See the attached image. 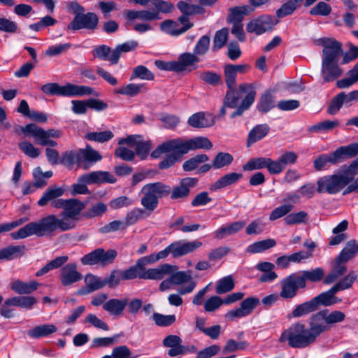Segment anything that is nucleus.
I'll list each match as a JSON object with an SVG mask.
<instances>
[{"instance_id": "f257e3e1", "label": "nucleus", "mask_w": 358, "mask_h": 358, "mask_svg": "<svg viewBox=\"0 0 358 358\" xmlns=\"http://www.w3.org/2000/svg\"><path fill=\"white\" fill-rule=\"evenodd\" d=\"M87 201H80L77 199H69L64 210L59 217L49 215L37 222H31L17 231L11 233L10 236L15 239H22L35 235L37 237L48 236L57 229L62 231L72 230L76 227L77 222L80 220L82 211L85 209Z\"/></svg>"}, {"instance_id": "f03ea898", "label": "nucleus", "mask_w": 358, "mask_h": 358, "mask_svg": "<svg viewBox=\"0 0 358 358\" xmlns=\"http://www.w3.org/2000/svg\"><path fill=\"white\" fill-rule=\"evenodd\" d=\"M224 73L227 90L223 99L219 115L220 117L225 115L227 108H229L235 109L230 115L231 118L241 117L254 103L257 94L256 91L249 83H242L236 87L237 74L229 64L225 65Z\"/></svg>"}, {"instance_id": "7ed1b4c3", "label": "nucleus", "mask_w": 358, "mask_h": 358, "mask_svg": "<svg viewBox=\"0 0 358 358\" xmlns=\"http://www.w3.org/2000/svg\"><path fill=\"white\" fill-rule=\"evenodd\" d=\"M308 327L300 322L292 324L285 330L279 340L287 342L293 348H305L315 343L321 336L320 328L316 325L312 315L308 321Z\"/></svg>"}, {"instance_id": "20e7f679", "label": "nucleus", "mask_w": 358, "mask_h": 358, "mask_svg": "<svg viewBox=\"0 0 358 358\" xmlns=\"http://www.w3.org/2000/svg\"><path fill=\"white\" fill-rule=\"evenodd\" d=\"M353 180L354 177L343 165L337 173L320 178L317 181L316 190L320 194H336Z\"/></svg>"}, {"instance_id": "39448f33", "label": "nucleus", "mask_w": 358, "mask_h": 358, "mask_svg": "<svg viewBox=\"0 0 358 358\" xmlns=\"http://www.w3.org/2000/svg\"><path fill=\"white\" fill-rule=\"evenodd\" d=\"M358 155V143H355L345 146H341L329 155L322 154L313 162L314 168L317 171H321L327 163L336 165L343 162L346 159H350Z\"/></svg>"}, {"instance_id": "423d86ee", "label": "nucleus", "mask_w": 358, "mask_h": 358, "mask_svg": "<svg viewBox=\"0 0 358 358\" xmlns=\"http://www.w3.org/2000/svg\"><path fill=\"white\" fill-rule=\"evenodd\" d=\"M143 196L141 204L150 212H152L159 203V199L167 196L171 192V187L161 182L148 183L141 190Z\"/></svg>"}, {"instance_id": "0eeeda50", "label": "nucleus", "mask_w": 358, "mask_h": 358, "mask_svg": "<svg viewBox=\"0 0 358 358\" xmlns=\"http://www.w3.org/2000/svg\"><path fill=\"white\" fill-rule=\"evenodd\" d=\"M20 131L34 137L35 143L42 146L56 147L57 143L51 138H58L62 134L61 130L56 129L45 130L35 124H28L24 127H20Z\"/></svg>"}, {"instance_id": "6e6552de", "label": "nucleus", "mask_w": 358, "mask_h": 358, "mask_svg": "<svg viewBox=\"0 0 358 358\" xmlns=\"http://www.w3.org/2000/svg\"><path fill=\"white\" fill-rule=\"evenodd\" d=\"M312 317L320 328L321 335L327 331L329 325L343 322L345 314L341 310H334L328 313V310H323L312 315Z\"/></svg>"}, {"instance_id": "1a4fd4ad", "label": "nucleus", "mask_w": 358, "mask_h": 358, "mask_svg": "<svg viewBox=\"0 0 358 358\" xmlns=\"http://www.w3.org/2000/svg\"><path fill=\"white\" fill-rule=\"evenodd\" d=\"M278 22L279 21L271 15H261L247 24L246 30L248 33H255L259 36L271 31Z\"/></svg>"}, {"instance_id": "9d476101", "label": "nucleus", "mask_w": 358, "mask_h": 358, "mask_svg": "<svg viewBox=\"0 0 358 358\" xmlns=\"http://www.w3.org/2000/svg\"><path fill=\"white\" fill-rule=\"evenodd\" d=\"M250 5H244L241 6H236L229 9L228 15V21L231 24H241L245 15H249L250 13L264 5L270 2V0H249Z\"/></svg>"}, {"instance_id": "9b49d317", "label": "nucleus", "mask_w": 358, "mask_h": 358, "mask_svg": "<svg viewBox=\"0 0 358 358\" xmlns=\"http://www.w3.org/2000/svg\"><path fill=\"white\" fill-rule=\"evenodd\" d=\"M99 23V17L94 13L89 12L75 15L73 20L68 24L69 30L77 31L82 29L94 30Z\"/></svg>"}, {"instance_id": "f8f14e48", "label": "nucleus", "mask_w": 358, "mask_h": 358, "mask_svg": "<svg viewBox=\"0 0 358 358\" xmlns=\"http://www.w3.org/2000/svg\"><path fill=\"white\" fill-rule=\"evenodd\" d=\"M280 296L285 299H292L296 296L299 289H304L303 280L299 279L297 273H292L280 282Z\"/></svg>"}, {"instance_id": "ddd939ff", "label": "nucleus", "mask_w": 358, "mask_h": 358, "mask_svg": "<svg viewBox=\"0 0 358 358\" xmlns=\"http://www.w3.org/2000/svg\"><path fill=\"white\" fill-rule=\"evenodd\" d=\"M259 303V299L257 297H248L241 301L239 308L228 311L225 314V318L232 321L236 318H241L250 315Z\"/></svg>"}, {"instance_id": "4468645a", "label": "nucleus", "mask_w": 358, "mask_h": 358, "mask_svg": "<svg viewBox=\"0 0 358 358\" xmlns=\"http://www.w3.org/2000/svg\"><path fill=\"white\" fill-rule=\"evenodd\" d=\"M322 61L339 62L343 54L342 44L335 39L327 38L322 42Z\"/></svg>"}, {"instance_id": "2eb2a0df", "label": "nucleus", "mask_w": 358, "mask_h": 358, "mask_svg": "<svg viewBox=\"0 0 358 358\" xmlns=\"http://www.w3.org/2000/svg\"><path fill=\"white\" fill-rule=\"evenodd\" d=\"M101 159L102 156L100 153L89 145L84 149L79 150L78 166L85 170L89 169Z\"/></svg>"}, {"instance_id": "dca6fc26", "label": "nucleus", "mask_w": 358, "mask_h": 358, "mask_svg": "<svg viewBox=\"0 0 358 358\" xmlns=\"http://www.w3.org/2000/svg\"><path fill=\"white\" fill-rule=\"evenodd\" d=\"M59 278L62 285L66 287L80 281L83 275L77 271V264L71 263L62 268Z\"/></svg>"}, {"instance_id": "f3484780", "label": "nucleus", "mask_w": 358, "mask_h": 358, "mask_svg": "<svg viewBox=\"0 0 358 358\" xmlns=\"http://www.w3.org/2000/svg\"><path fill=\"white\" fill-rule=\"evenodd\" d=\"M81 181L87 184L115 183L117 180L115 176L108 171H96L81 176Z\"/></svg>"}, {"instance_id": "a211bd4d", "label": "nucleus", "mask_w": 358, "mask_h": 358, "mask_svg": "<svg viewBox=\"0 0 358 358\" xmlns=\"http://www.w3.org/2000/svg\"><path fill=\"white\" fill-rule=\"evenodd\" d=\"M187 124L192 128H208L214 125L215 116L210 113L198 112L188 118Z\"/></svg>"}, {"instance_id": "6ab92c4d", "label": "nucleus", "mask_w": 358, "mask_h": 358, "mask_svg": "<svg viewBox=\"0 0 358 358\" xmlns=\"http://www.w3.org/2000/svg\"><path fill=\"white\" fill-rule=\"evenodd\" d=\"M177 269L176 266L164 264L157 268H149L145 272H141V279L161 280L165 275L169 274Z\"/></svg>"}, {"instance_id": "aec40b11", "label": "nucleus", "mask_w": 358, "mask_h": 358, "mask_svg": "<svg viewBox=\"0 0 358 358\" xmlns=\"http://www.w3.org/2000/svg\"><path fill=\"white\" fill-rule=\"evenodd\" d=\"M322 73L325 82H331L340 77L343 71L338 66V62H322Z\"/></svg>"}, {"instance_id": "412c9836", "label": "nucleus", "mask_w": 358, "mask_h": 358, "mask_svg": "<svg viewBox=\"0 0 358 358\" xmlns=\"http://www.w3.org/2000/svg\"><path fill=\"white\" fill-rule=\"evenodd\" d=\"M199 58L194 53L185 52L180 55V76L190 73L198 68Z\"/></svg>"}, {"instance_id": "4be33fe9", "label": "nucleus", "mask_w": 358, "mask_h": 358, "mask_svg": "<svg viewBox=\"0 0 358 358\" xmlns=\"http://www.w3.org/2000/svg\"><path fill=\"white\" fill-rule=\"evenodd\" d=\"M128 303V298L122 299H110L103 304V309L111 315H121Z\"/></svg>"}, {"instance_id": "5701e85b", "label": "nucleus", "mask_w": 358, "mask_h": 358, "mask_svg": "<svg viewBox=\"0 0 358 358\" xmlns=\"http://www.w3.org/2000/svg\"><path fill=\"white\" fill-rule=\"evenodd\" d=\"M345 262L339 259L337 256L335 258L334 265L331 272L325 277L324 282L331 284L335 282L339 277L343 275L347 271Z\"/></svg>"}, {"instance_id": "b1692460", "label": "nucleus", "mask_w": 358, "mask_h": 358, "mask_svg": "<svg viewBox=\"0 0 358 358\" xmlns=\"http://www.w3.org/2000/svg\"><path fill=\"white\" fill-rule=\"evenodd\" d=\"M243 177L242 173L236 172L229 173L220 178L216 182L210 186L211 191L223 189L227 186L238 182Z\"/></svg>"}, {"instance_id": "393cba45", "label": "nucleus", "mask_w": 358, "mask_h": 358, "mask_svg": "<svg viewBox=\"0 0 358 358\" xmlns=\"http://www.w3.org/2000/svg\"><path fill=\"white\" fill-rule=\"evenodd\" d=\"M270 127L267 124H257L249 132L247 139V146L250 147L255 143L264 138L269 132Z\"/></svg>"}, {"instance_id": "a878e982", "label": "nucleus", "mask_w": 358, "mask_h": 358, "mask_svg": "<svg viewBox=\"0 0 358 358\" xmlns=\"http://www.w3.org/2000/svg\"><path fill=\"white\" fill-rule=\"evenodd\" d=\"M93 95L98 96L99 94L92 87L85 85H77L71 83L66 84V96H83Z\"/></svg>"}, {"instance_id": "bb28decb", "label": "nucleus", "mask_w": 358, "mask_h": 358, "mask_svg": "<svg viewBox=\"0 0 358 358\" xmlns=\"http://www.w3.org/2000/svg\"><path fill=\"white\" fill-rule=\"evenodd\" d=\"M39 283L36 281L24 282L20 280H15L10 284V288L18 294H29L36 290Z\"/></svg>"}, {"instance_id": "cd10ccee", "label": "nucleus", "mask_w": 358, "mask_h": 358, "mask_svg": "<svg viewBox=\"0 0 358 358\" xmlns=\"http://www.w3.org/2000/svg\"><path fill=\"white\" fill-rule=\"evenodd\" d=\"M299 279L303 280L304 288L306 287V281L311 282H318L322 280L324 276V271L321 267H317L311 270H304L297 273Z\"/></svg>"}, {"instance_id": "c85d7f7f", "label": "nucleus", "mask_w": 358, "mask_h": 358, "mask_svg": "<svg viewBox=\"0 0 358 358\" xmlns=\"http://www.w3.org/2000/svg\"><path fill=\"white\" fill-rule=\"evenodd\" d=\"M64 193V189L62 187L51 186L43 193V196L38 201V205L40 206H45L48 203H50L51 204L57 198L62 196Z\"/></svg>"}, {"instance_id": "c756f323", "label": "nucleus", "mask_w": 358, "mask_h": 358, "mask_svg": "<svg viewBox=\"0 0 358 358\" xmlns=\"http://www.w3.org/2000/svg\"><path fill=\"white\" fill-rule=\"evenodd\" d=\"M57 331L55 325L41 324L34 327L27 331V335L32 338H40L41 337L48 336Z\"/></svg>"}, {"instance_id": "7c9ffc66", "label": "nucleus", "mask_w": 358, "mask_h": 358, "mask_svg": "<svg viewBox=\"0 0 358 358\" xmlns=\"http://www.w3.org/2000/svg\"><path fill=\"white\" fill-rule=\"evenodd\" d=\"M245 224V223L243 221H237L227 227H222L215 232V238L220 240L233 235L242 229Z\"/></svg>"}, {"instance_id": "2f4dec72", "label": "nucleus", "mask_w": 358, "mask_h": 358, "mask_svg": "<svg viewBox=\"0 0 358 358\" xmlns=\"http://www.w3.org/2000/svg\"><path fill=\"white\" fill-rule=\"evenodd\" d=\"M138 45L136 41H130L124 43L117 45L112 52V64H117L121 57L122 53L129 52L134 50Z\"/></svg>"}, {"instance_id": "473e14b6", "label": "nucleus", "mask_w": 358, "mask_h": 358, "mask_svg": "<svg viewBox=\"0 0 358 358\" xmlns=\"http://www.w3.org/2000/svg\"><path fill=\"white\" fill-rule=\"evenodd\" d=\"M24 245H9L0 250V260H12L24 255Z\"/></svg>"}, {"instance_id": "72a5a7b5", "label": "nucleus", "mask_w": 358, "mask_h": 358, "mask_svg": "<svg viewBox=\"0 0 358 358\" xmlns=\"http://www.w3.org/2000/svg\"><path fill=\"white\" fill-rule=\"evenodd\" d=\"M196 287V282L192 279V271H180V295L192 292Z\"/></svg>"}, {"instance_id": "f704fd0d", "label": "nucleus", "mask_w": 358, "mask_h": 358, "mask_svg": "<svg viewBox=\"0 0 358 358\" xmlns=\"http://www.w3.org/2000/svg\"><path fill=\"white\" fill-rule=\"evenodd\" d=\"M357 252L358 243L356 240L352 239L346 243L338 257L343 261L348 262L354 258Z\"/></svg>"}, {"instance_id": "c9c22d12", "label": "nucleus", "mask_w": 358, "mask_h": 358, "mask_svg": "<svg viewBox=\"0 0 358 358\" xmlns=\"http://www.w3.org/2000/svg\"><path fill=\"white\" fill-rule=\"evenodd\" d=\"M41 91L49 96H66V85L61 86L56 83H48L41 87Z\"/></svg>"}, {"instance_id": "e433bc0d", "label": "nucleus", "mask_w": 358, "mask_h": 358, "mask_svg": "<svg viewBox=\"0 0 358 358\" xmlns=\"http://www.w3.org/2000/svg\"><path fill=\"white\" fill-rule=\"evenodd\" d=\"M162 344L169 348L167 352L169 356L173 357L179 355V336L169 335L164 338Z\"/></svg>"}, {"instance_id": "4c0bfd02", "label": "nucleus", "mask_w": 358, "mask_h": 358, "mask_svg": "<svg viewBox=\"0 0 358 358\" xmlns=\"http://www.w3.org/2000/svg\"><path fill=\"white\" fill-rule=\"evenodd\" d=\"M275 245L276 242L274 239L268 238L255 242L249 245L246 250L249 253H259L274 247Z\"/></svg>"}, {"instance_id": "58836bf2", "label": "nucleus", "mask_w": 358, "mask_h": 358, "mask_svg": "<svg viewBox=\"0 0 358 358\" xmlns=\"http://www.w3.org/2000/svg\"><path fill=\"white\" fill-rule=\"evenodd\" d=\"M107 211V206L103 202H97L83 213L82 216L85 219H92L102 216Z\"/></svg>"}, {"instance_id": "ea45409f", "label": "nucleus", "mask_w": 358, "mask_h": 358, "mask_svg": "<svg viewBox=\"0 0 358 358\" xmlns=\"http://www.w3.org/2000/svg\"><path fill=\"white\" fill-rule=\"evenodd\" d=\"M317 310L313 300L297 305L292 312L293 317H301Z\"/></svg>"}, {"instance_id": "a19ab883", "label": "nucleus", "mask_w": 358, "mask_h": 358, "mask_svg": "<svg viewBox=\"0 0 358 358\" xmlns=\"http://www.w3.org/2000/svg\"><path fill=\"white\" fill-rule=\"evenodd\" d=\"M274 107V98L270 93L263 94L257 106V110L262 113H268Z\"/></svg>"}, {"instance_id": "79ce46f5", "label": "nucleus", "mask_w": 358, "mask_h": 358, "mask_svg": "<svg viewBox=\"0 0 358 358\" xmlns=\"http://www.w3.org/2000/svg\"><path fill=\"white\" fill-rule=\"evenodd\" d=\"M209 157L206 154L197 155L185 162L182 164V169L185 171H192L195 170L200 164L206 162Z\"/></svg>"}, {"instance_id": "37998d69", "label": "nucleus", "mask_w": 358, "mask_h": 358, "mask_svg": "<svg viewBox=\"0 0 358 358\" xmlns=\"http://www.w3.org/2000/svg\"><path fill=\"white\" fill-rule=\"evenodd\" d=\"M136 78L145 80H153L155 75L146 66L138 65L133 69L130 80H131Z\"/></svg>"}, {"instance_id": "c03bdc74", "label": "nucleus", "mask_w": 358, "mask_h": 358, "mask_svg": "<svg viewBox=\"0 0 358 358\" xmlns=\"http://www.w3.org/2000/svg\"><path fill=\"white\" fill-rule=\"evenodd\" d=\"M316 308L319 306H330L339 301L336 297H332L327 292H322L312 299Z\"/></svg>"}, {"instance_id": "a18cd8bd", "label": "nucleus", "mask_w": 358, "mask_h": 358, "mask_svg": "<svg viewBox=\"0 0 358 358\" xmlns=\"http://www.w3.org/2000/svg\"><path fill=\"white\" fill-rule=\"evenodd\" d=\"M234 160L233 156L228 152H218L213 159V169H219L230 165Z\"/></svg>"}, {"instance_id": "49530a36", "label": "nucleus", "mask_w": 358, "mask_h": 358, "mask_svg": "<svg viewBox=\"0 0 358 358\" xmlns=\"http://www.w3.org/2000/svg\"><path fill=\"white\" fill-rule=\"evenodd\" d=\"M268 157L252 158L243 166L244 171H253L257 169H267Z\"/></svg>"}, {"instance_id": "de8ad7c7", "label": "nucleus", "mask_w": 358, "mask_h": 358, "mask_svg": "<svg viewBox=\"0 0 358 358\" xmlns=\"http://www.w3.org/2000/svg\"><path fill=\"white\" fill-rule=\"evenodd\" d=\"M228 35L229 31L227 28H222L216 31L213 38V51H217L226 45Z\"/></svg>"}, {"instance_id": "09e8293b", "label": "nucleus", "mask_w": 358, "mask_h": 358, "mask_svg": "<svg viewBox=\"0 0 358 358\" xmlns=\"http://www.w3.org/2000/svg\"><path fill=\"white\" fill-rule=\"evenodd\" d=\"M234 286L235 283L232 276L228 275L218 281L215 290L217 294H222L231 291Z\"/></svg>"}, {"instance_id": "8fccbe9b", "label": "nucleus", "mask_w": 358, "mask_h": 358, "mask_svg": "<svg viewBox=\"0 0 358 358\" xmlns=\"http://www.w3.org/2000/svg\"><path fill=\"white\" fill-rule=\"evenodd\" d=\"M294 205L292 203H284L275 208L269 215L271 221L276 220L284 216H287L294 209Z\"/></svg>"}, {"instance_id": "3c124183", "label": "nucleus", "mask_w": 358, "mask_h": 358, "mask_svg": "<svg viewBox=\"0 0 358 358\" xmlns=\"http://www.w3.org/2000/svg\"><path fill=\"white\" fill-rule=\"evenodd\" d=\"M112 52L113 50H111L109 46L106 45H101L94 48L92 50V55L94 57L101 60L108 61L112 64Z\"/></svg>"}, {"instance_id": "603ef678", "label": "nucleus", "mask_w": 358, "mask_h": 358, "mask_svg": "<svg viewBox=\"0 0 358 358\" xmlns=\"http://www.w3.org/2000/svg\"><path fill=\"white\" fill-rule=\"evenodd\" d=\"M79 150H67L62 153L59 163L64 166L71 168L75 163L78 164Z\"/></svg>"}, {"instance_id": "864d4df0", "label": "nucleus", "mask_w": 358, "mask_h": 358, "mask_svg": "<svg viewBox=\"0 0 358 358\" xmlns=\"http://www.w3.org/2000/svg\"><path fill=\"white\" fill-rule=\"evenodd\" d=\"M85 281L90 292H93L105 287L104 278H101L93 274H87Z\"/></svg>"}, {"instance_id": "5fc2aeb1", "label": "nucleus", "mask_w": 358, "mask_h": 358, "mask_svg": "<svg viewBox=\"0 0 358 358\" xmlns=\"http://www.w3.org/2000/svg\"><path fill=\"white\" fill-rule=\"evenodd\" d=\"M104 278L105 287L113 289L117 287L120 282L122 280V276L120 269H114L111 271L110 273L106 276Z\"/></svg>"}, {"instance_id": "6e6d98bb", "label": "nucleus", "mask_w": 358, "mask_h": 358, "mask_svg": "<svg viewBox=\"0 0 358 358\" xmlns=\"http://www.w3.org/2000/svg\"><path fill=\"white\" fill-rule=\"evenodd\" d=\"M307 217L308 213L301 210L297 213H289L284 218V221L287 225H294L306 223Z\"/></svg>"}, {"instance_id": "4d7b16f0", "label": "nucleus", "mask_w": 358, "mask_h": 358, "mask_svg": "<svg viewBox=\"0 0 358 358\" xmlns=\"http://www.w3.org/2000/svg\"><path fill=\"white\" fill-rule=\"evenodd\" d=\"M340 124L338 120H325L310 127L308 129L309 132H317L319 131H329Z\"/></svg>"}, {"instance_id": "13d9d810", "label": "nucleus", "mask_w": 358, "mask_h": 358, "mask_svg": "<svg viewBox=\"0 0 358 358\" xmlns=\"http://www.w3.org/2000/svg\"><path fill=\"white\" fill-rule=\"evenodd\" d=\"M152 320L157 326L169 327L176 322V317L174 315H165L161 313H154Z\"/></svg>"}, {"instance_id": "bf43d9fd", "label": "nucleus", "mask_w": 358, "mask_h": 358, "mask_svg": "<svg viewBox=\"0 0 358 358\" xmlns=\"http://www.w3.org/2000/svg\"><path fill=\"white\" fill-rule=\"evenodd\" d=\"M114 136L110 131H104L101 132H90L85 135V138L92 141L104 143L110 141Z\"/></svg>"}, {"instance_id": "052dcab7", "label": "nucleus", "mask_w": 358, "mask_h": 358, "mask_svg": "<svg viewBox=\"0 0 358 358\" xmlns=\"http://www.w3.org/2000/svg\"><path fill=\"white\" fill-rule=\"evenodd\" d=\"M100 251V265L106 266L113 264L117 256V252L114 249L105 250L99 248Z\"/></svg>"}, {"instance_id": "680f3d73", "label": "nucleus", "mask_w": 358, "mask_h": 358, "mask_svg": "<svg viewBox=\"0 0 358 358\" xmlns=\"http://www.w3.org/2000/svg\"><path fill=\"white\" fill-rule=\"evenodd\" d=\"M145 210L142 208H134L131 211L128 212L126 215L124 224L127 228L129 226L134 224L138 220L142 217Z\"/></svg>"}, {"instance_id": "e2e57ef3", "label": "nucleus", "mask_w": 358, "mask_h": 358, "mask_svg": "<svg viewBox=\"0 0 358 358\" xmlns=\"http://www.w3.org/2000/svg\"><path fill=\"white\" fill-rule=\"evenodd\" d=\"M198 183L196 178H185L180 180V198L189 195L190 188L195 187Z\"/></svg>"}, {"instance_id": "0e129e2a", "label": "nucleus", "mask_w": 358, "mask_h": 358, "mask_svg": "<svg viewBox=\"0 0 358 358\" xmlns=\"http://www.w3.org/2000/svg\"><path fill=\"white\" fill-rule=\"evenodd\" d=\"M248 346V343L246 341L237 342L233 339L227 341L226 345L223 348L222 353L228 354L237 350H243Z\"/></svg>"}, {"instance_id": "69168bd1", "label": "nucleus", "mask_w": 358, "mask_h": 358, "mask_svg": "<svg viewBox=\"0 0 358 358\" xmlns=\"http://www.w3.org/2000/svg\"><path fill=\"white\" fill-rule=\"evenodd\" d=\"M202 243L198 240L193 241H180V256L193 252L201 247Z\"/></svg>"}, {"instance_id": "338daca9", "label": "nucleus", "mask_w": 358, "mask_h": 358, "mask_svg": "<svg viewBox=\"0 0 358 358\" xmlns=\"http://www.w3.org/2000/svg\"><path fill=\"white\" fill-rule=\"evenodd\" d=\"M199 78L203 82L213 86H216L222 83L221 76L215 72H202L200 73Z\"/></svg>"}, {"instance_id": "774afa93", "label": "nucleus", "mask_w": 358, "mask_h": 358, "mask_svg": "<svg viewBox=\"0 0 358 358\" xmlns=\"http://www.w3.org/2000/svg\"><path fill=\"white\" fill-rule=\"evenodd\" d=\"M152 148L150 141H143L141 140L136 147L135 155H136L141 159H145Z\"/></svg>"}]
</instances>
